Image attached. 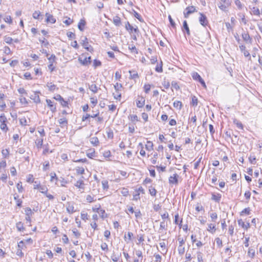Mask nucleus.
Listing matches in <instances>:
<instances>
[{
  "label": "nucleus",
  "instance_id": "f257e3e1",
  "mask_svg": "<svg viewBox=\"0 0 262 262\" xmlns=\"http://www.w3.org/2000/svg\"><path fill=\"white\" fill-rule=\"evenodd\" d=\"M7 122V119L4 114L0 115V122L1 124L0 125L1 129L5 132H7L8 130L6 122Z\"/></svg>",
  "mask_w": 262,
  "mask_h": 262
},
{
  "label": "nucleus",
  "instance_id": "f03ea898",
  "mask_svg": "<svg viewBox=\"0 0 262 262\" xmlns=\"http://www.w3.org/2000/svg\"><path fill=\"white\" fill-rule=\"evenodd\" d=\"M84 55H81V56L78 57L79 62L83 66H88L91 62V56L86 57L84 56L83 58Z\"/></svg>",
  "mask_w": 262,
  "mask_h": 262
},
{
  "label": "nucleus",
  "instance_id": "7ed1b4c3",
  "mask_svg": "<svg viewBox=\"0 0 262 262\" xmlns=\"http://www.w3.org/2000/svg\"><path fill=\"white\" fill-rule=\"evenodd\" d=\"M179 176L177 173H174L169 177L168 181L170 185H177L179 183Z\"/></svg>",
  "mask_w": 262,
  "mask_h": 262
},
{
  "label": "nucleus",
  "instance_id": "20e7f679",
  "mask_svg": "<svg viewBox=\"0 0 262 262\" xmlns=\"http://www.w3.org/2000/svg\"><path fill=\"white\" fill-rule=\"evenodd\" d=\"M83 38L81 40V45L87 51L92 52L93 48L91 46L89 45L88 38L86 37H83Z\"/></svg>",
  "mask_w": 262,
  "mask_h": 262
},
{
  "label": "nucleus",
  "instance_id": "39448f33",
  "mask_svg": "<svg viewBox=\"0 0 262 262\" xmlns=\"http://www.w3.org/2000/svg\"><path fill=\"white\" fill-rule=\"evenodd\" d=\"M191 75H192V77L193 78V79L194 80L199 81L204 88H206V85L205 81H204V80L202 78L201 76L198 73L193 72V73H192Z\"/></svg>",
  "mask_w": 262,
  "mask_h": 262
},
{
  "label": "nucleus",
  "instance_id": "423d86ee",
  "mask_svg": "<svg viewBox=\"0 0 262 262\" xmlns=\"http://www.w3.org/2000/svg\"><path fill=\"white\" fill-rule=\"evenodd\" d=\"M203 254L200 251H196L195 254L193 255V260L192 262H203Z\"/></svg>",
  "mask_w": 262,
  "mask_h": 262
},
{
  "label": "nucleus",
  "instance_id": "0eeeda50",
  "mask_svg": "<svg viewBox=\"0 0 262 262\" xmlns=\"http://www.w3.org/2000/svg\"><path fill=\"white\" fill-rule=\"evenodd\" d=\"M196 11V9L194 6H188L185 9V11H184V17L185 18H187L190 14Z\"/></svg>",
  "mask_w": 262,
  "mask_h": 262
},
{
  "label": "nucleus",
  "instance_id": "6e6552de",
  "mask_svg": "<svg viewBox=\"0 0 262 262\" xmlns=\"http://www.w3.org/2000/svg\"><path fill=\"white\" fill-rule=\"evenodd\" d=\"M46 101L50 111L53 113H55L56 112V106L54 102L52 101L51 100L48 99H47Z\"/></svg>",
  "mask_w": 262,
  "mask_h": 262
},
{
  "label": "nucleus",
  "instance_id": "1a4fd4ad",
  "mask_svg": "<svg viewBox=\"0 0 262 262\" xmlns=\"http://www.w3.org/2000/svg\"><path fill=\"white\" fill-rule=\"evenodd\" d=\"M39 92H35L34 94L31 95L30 96V98L33 100V101L36 103H38L40 102V99L39 96Z\"/></svg>",
  "mask_w": 262,
  "mask_h": 262
},
{
  "label": "nucleus",
  "instance_id": "9d476101",
  "mask_svg": "<svg viewBox=\"0 0 262 262\" xmlns=\"http://www.w3.org/2000/svg\"><path fill=\"white\" fill-rule=\"evenodd\" d=\"M199 21L200 24L203 26H206L208 24V20L206 16L203 13H200V17L199 18Z\"/></svg>",
  "mask_w": 262,
  "mask_h": 262
},
{
  "label": "nucleus",
  "instance_id": "9b49d317",
  "mask_svg": "<svg viewBox=\"0 0 262 262\" xmlns=\"http://www.w3.org/2000/svg\"><path fill=\"white\" fill-rule=\"evenodd\" d=\"M125 29L128 31L130 33H131L132 32H133V31L135 32V33H138L139 32V30L138 29V28H134L130 24L128 21H127L126 24H125Z\"/></svg>",
  "mask_w": 262,
  "mask_h": 262
},
{
  "label": "nucleus",
  "instance_id": "f8f14e48",
  "mask_svg": "<svg viewBox=\"0 0 262 262\" xmlns=\"http://www.w3.org/2000/svg\"><path fill=\"white\" fill-rule=\"evenodd\" d=\"M239 49L243 53L244 56L249 57V60H251V56L249 52L246 50V47L244 45H241L239 46Z\"/></svg>",
  "mask_w": 262,
  "mask_h": 262
},
{
  "label": "nucleus",
  "instance_id": "ddd939ff",
  "mask_svg": "<svg viewBox=\"0 0 262 262\" xmlns=\"http://www.w3.org/2000/svg\"><path fill=\"white\" fill-rule=\"evenodd\" d=\"M46 16L47 17V18L46 20L47 23L54 24L56 22V19L54 17V16L52 15H51L48 13H47L46 14Z\"/></svg>",
  "mask_w": 262,
  "mask_h": 262
},
{
  "label": "nucleus",
  "instance_id": "4468645a",
  "mask_svg": "<svg viewBox=\"0 0 262 262\" xmlns=\"http://www.w3.org/2000/svg\"><path fill=\"white\" fill-rule=\"evenodd\" d=\"M242 38L243 40L247 42H249L250 43H252V39L250 37V35L248 33L244 32L242 33Z\"/></svg>",
  "mask_w": 262,
  "mask_h": 262
},
{
  "label": "nucleus",
  "instance_id": "2eb2a0df",
  "mask_svg": "<svg viewBox=\"0 0 262 262\" xmlns=\"http://www.w3.org/2000/svg\"><path fill=\"white\" fill-rule=\"evenodd\" d=\"M32 16L34 19L41 20L43 19V16L41 14L40 11H35L33 13Z\"/></svg>",
  "mask_w": 262,
  "mask_h": 262
},
{
  "label": "nucleus",
  "instance_id": "dca6fc26",
  "mask_svg": "<svg viewBox=\"0 0 262 262\" xmlns=\"http://www.w3.org/2000/svg\"><path fill=\"white\" fill-rule=\"evenodd\" d=\"M128 118L134 124H136V122L139 121V119L136 115H129L128 116Z\"/></svg>",
  "mask_w": 262,
  "mask_h": 262
},
{
  "label": "nucleus",
  "instance_id": "f3484780",
  "mask_svg": "<svg viewBox=\"0 0 262 262\" xmlns=\"http://www.w3.org/2000/svg\"><path fill=\"white\" fill-rule=\"evenodd\" d=\"M182 31L183 32H185V31H186L188 35H190V30L186 20H184L183 21Z\"/></svg>",
  "mask_w": 262,
  "mask_h": 262
},
{
  "label": "nucleus",
  "instance_id": "a211bd4d",
  "mask_svg": "<svg viewBox=\"0 0 262 262\" xmlns=\"http://www.w3.org/2000/svg\"><path fill=\"white\" fill-rule=\"evenodd\" d=\"M144 103L145 99L143 97L140 98L136 100L137 106L139 108L143 107L144 105Z\"/></svg>",
  "mask_w": 262,
  "mask_h": 262
},
{
  "label": "nucleus",
  "instance_id": "6ab92c4d",
  "mask_svg": "<svg viewBox=\"0 0 262 262\" xmlns=\"http://www.w3.org/2000/svg\"><path fill=\"white\" fill-rule=\"evenodd\" d=\"M129 78L135 80L139 78V75L137 72L135 71H129Z\"/></svg>",
  "mask_w": 262,
  "mask_h": 262
},
{
  "label": "nucleus",
  "instance_id": "aec40b11",
  "mask_svg": "<svg viewBox=\"0 0 262 262\" xmlns=\"http://www.w3.org/2000/svg\"><path fill=\"white\" fill-rule=\"evenodd\" d=\"M221 194L220 193L215 194L213 193L211 194V200L219 203L221 200Z\"/></svg>",
  "mask_w": 262,
  "mask_h": 262
},
{
  "label": "nucleus",
  "instance_id": "412c9836",
  "mask_svg": "<svg viewBox=\"0 0 262 262\" xmlns=\"http://www.w3.org/2000/svg\"><path fill=\"white\" fill-rule=\"evenodd\" d=\"M238 224L239 226H242L243 228L247 230L250 227L249 223H244L242 220L238 221Z\"/></svg>",
  "mask_w": 262,
  "mask_h": 262
},
{
  "label": "nucleus",
  "instance_id": "4be33fe9",
  "mask_svg": "<svg viewBox=\"0 0 262 262\" xmlns=\"http://www.w3.org/2000/svg\"><path fill=\"white\" fill-rule=\"evenodd\" d=\"M207 231L211 233L212 234H213L216 231V228L215 226L213 224H209L208 225V228Z\"/></svg>",
  "mask_w": 262,
  "mask_h": 262
},
{
  "label": "nucleus",
  "instance_id": "5701e85b",
  "mask_svg": "<svg viewBox=\"0 0 262 262\" xmlns=\"http://www.w3.org/2000/svg\"><path fill=\"white\" fill-rule=\"evenodd\" d=\"M90 142L95 146H97L99 145V141L97 137H93L91 138Z\"/></svg>",
  "mask_w": 262,
  "mask_h": 262
},
{
  "label": "nucleus",
  "instance_id": "b1692460",
  "mask_svg": "<svg viewBox=\"0 0 262 262\" xmlns=\"http://www.w3.org/2000/svg\"><path fill=\"white\" fill-rule=\"evenodd\" d=\"M67 211L70 214H72L75 211L73 205L70 203H68L67 206Z\"/></svg>",
  "mask_w": 262,
  "mask_h": 262
},
{
  "label": "nucleus",
  "instance_id": "393cba45",
  "mask_svg": "<svg viewBox=\"0 0 262 262\" xmlns=\"http://www.w3.org/2000/svg\"><path fill=\"white\" fill-rule=\"evenodd\" d=\"M50 176H51L50 181L51 182H55V184L56 185H58V178L57 177L56 173L54 172H53V173L52 172V173H51Z\"/></svg>",
  "mask_w": 262,
  "mask_h": 262
},
{
  "label": "nucleus",
  "instance_id": "a878e982",
  "mask_svg": "<svg viewBox=\"0 0 262 262\" xmlns=\"http://www.w3.org/2000/svg\"><path fill=\"white\" fill-rule=\"evenodd\" d=\"M49 90L51 92H54L56 89H57L56 85L52 84L51 82H48L47 84Z\"/></svg>",
  "mask_w": 262,
  "mask_h": 262
},
{
  "label": "nucleus",
  "instance_id": "bb28decb",
  "mask_svg": "<svg viewBox=\"0 0 262 262\" xmlns=\"http://www.w3.org/2000/svg\"><path fill=\"white\" fill-rule=\"evenodd\" d=\"M113 23L116 26H120L121 24L120 18L118 16H115L113 18Z\"/></svg>",
  "mask_w": 262,
  "mask_h": 262
},
{
  "label": "nucleus",
  "instance_id": "cd10ccee",
  "mask_svg": "<svg viewBox=\"0 0 262 262\" xmlns=\"http://www.w3.org/2000/svg\"><path fill=\"white\" fill-rule=\"evenodd\" d=\"M75 186L78 188L84 189V182L82 180H79L76 182V183L74 184Z\"/></svg>",
  "mask_w": 262,
  "mask_h": 262
},
{
  "label": "nucleus",
  "instance_id": "c85d7f7f",
  "mask_svg": "<svg viewBox=\"0 0 262 262\" xmlns=\"http://www.w3.org/2000/svg\"><path fill=\"white\" fill-rule=\"evenodd\" d=\"M86 24V22L84 20V19H81L79 21V23H78V29L82 31L84 29V27L85 26Z\"/></svg>",
  "mask_w": 262,
  "mask_h": 262
},
{
  "label": "nucleus",
  "instance_id": "c756f323",
  "mask_svg": "<svg viewBox=\"0 0 262 262\" xmlns=\"http://www.w3.org/2000/svg\"><path fill=\"white\" fill-rule=\"evenodd\" d=\"M86 156L90 158H93L95 156V151L94 149H90L86 152Z\"/></svg>",
  "mask_w": 262,
  "mask_h": 262
},
{
  "label": "nucleus",
  "instance_id": "7c9ffc66",
  "mask_svg": "<svg viewBox=\"0 0 262 262\" xmlns=\"http://www.w3.org/2000/svg\"><path fill=\"white\" fill-rule=\"evenodd\" d=\"M35 144L38 148H40L43 144V138L37 139L35 141Z\"/></svg>",
  "mask_w": 262,
  "mask_h": 262
},
{
  "label": "nucleus",
  "instance_id": "2f4dec72",
  "mask_svg": "<svg viewBox=\"0 0 262 262\" xmlns=\"http://www.w3.org/2000/svg\"><path fill=\"white\" fill-rule=\"evenodd\" d=\"M162 61H161L160 63H158L155 69V70L156 72L159 73H161L163 72V69H162Z\"/></svg>",
  "mask_w": 262,
  "mask_h": 262
},
{
  "label": "nucleus",
  "instance_id": "473e14b6",
  "mask_svg": "<svg viewBox=\"0 0 262 262\" xmlns=\"http://www.w3.org/2000/svg\"><path fill=\"white\" fill-rule=\"evenodd\" d=\"M173 106L179 110H181L182 107V102L180 101H176L173 102Z\"/></svg>",
  "mask_w": 262,
  "mask_h": 262
},
{
  "label": "nucleus",
  "instance_id": "72a5a7b5",
  "mask_svg": "<svg viewBox=\"0 0 262 262\" xmlns=\"http://www.w3.org/2000/svg\"><path fill=\"white\" fill-rule=\"evenodd\" d=\"M90 90L94 93H96L98 91V88L95 84H92L89 86Z\"/></svg>",
  "mask_w": 262,
  "mask_h": 262
},
{
  "label": "nucleus",
  "instance_id": "f704fd0d",
  "mask_svg": "<svg viewBox=\"0 0 262 262\" xmlns=\"http://www.w3.org/2000/svg\"><path fill=\"white\" fill-rule=\"evenodd\" d=\"M149 193L151 195V196H155L157 194V190L156 189L153 187H150L149 188Z\"/></svg>",
  "mask_w": 262,
  "mask_h": 262
},
{
  "label": "nucleus",
  "instance_id": "c9c22d12",
  "mask_svg": "<svg viewBox=\"0 0 262 262\" xmlns=\"http://www.w3.org/2000/svg\"><path fill=\"white\" fill-rule=\"evenodd\" d=\"M16 227L17 230L19 231H23L25 229L23 226V224L21 222L17 223L16 225Z\"/></svg>",
  "mask_w": 262,
  "mask_h": 262
},
{
  "label": "nucleus",
  "instance_id": "e433bc0d",
  "mask_svg": "<svg viewBox=\"0 0 262 262\" xmlns=\"http://www.w3.org/2000/svg\"><path fill=\"white\" fill-rule=\"evenodd\" d=\"M133 12L134 16L137 18L140 22H143L144 21L141 16L138 12H137L135 10H133Z\"/></svg>",
  "mask_w": 262,
  "mask_h": 262
},
{
  "label": "nucleus",
  "instance_id": "4c0bfd02",
  "mask_svg": "<svg viewBox=\"0 0 262 262\" xmlns=\"http://www.w3.org/2000/svg\"><path fill=\"white\" fill-rule=\"evenodd\" d=\"M114 88L115 89L116 92H119L122 88V84L121 83H116V84L114 85Z\"/></svg>",
  "mask_w": 262,
  "mask_h": 262
},
{
  "label": "nucleus",
  "instance_id": "58836bf2",
  "mask_svg": "<svg viewBox=\"0 0 262 262\" xmlns=\"http://www.w3.org/2000/svg\"><path fill=\"white\" fill-rule=\"evenodd\" d=\"M178 252L180 255H182L185 252V247L181 245H179L178 247Z\"/></svg>",
  "mask_w": 262,
  "mask_h": 262
},
{
  "label": "nucleus",
  "instance_id": "ea45409f",
  "mask_svg": "<svg viewBox=\"0 0 262 262\" xmlns=\"http://www.w3.org/2000/svg\"><path fill=\"white\" fill-rule=\"evenodd\" d=\"M26 216H31L33 214V212L31 209L29 207H27L25 210Z\"/></svg>",
  "mask_w": 262,
  "mask_h": 262
},
{
  "label": "nucleus",
  "instance_id": "a19ab883",
  "mask_svg": "<svg viewBox=\"0 0 262 262\" xmlns=\"http://www.w3.org/2000/svg\"><path fill=\"white\" fill-rule=\"evenodd\" d=\"M56 59V57L55 55H54V54H52L51 56L50 57L48 58L49 63L50 64H51V63L53 64V63L54 62H55Z\"/></svg>",
  "mask_w": 262,
  "mask_h": 262
},
{
  "label": "nucleus",
  "instance_id": "79ce46f5",
  "mask_svg": "<svg viewBox=\"0 0 262 262\" xmlns=\"http://www.w3.org/2000/svg\"><path fill=\"white\" fill-rule=\"evenodd\" d=\"M39 189L40 190V191L42 193L46 194L47 193L48 188H47V187L46 186H41L40 185V186H39Z\"/></svg>",
  "mask_w": 262,
  "mask_h": 262
},
{
  "label": "nucleus",
  "instance_id": "37998d69",
  "mask_svg": "<svg viewBox=\"0 0 262 262\" xmlns=\"http://www.w3.org/2000/svg\"><path fill=\"white\" fill-rule=\"evenodd\" d=\"M58 182L60 183L61 186H66V185L67 184V181L62 178H61L60 179H58Z\"/></svg>",
  "mask_w": 262,
  "mask_h": 262
},
{
  "label": "nucleus",
  "instance_id": "c03bdc74",
  "mask_svg": "<svg viewBox=\"0 0 262 262\" xmlns=\"http://www.w3.org/2000/svg\"><path fill=\"white\" fill-rule=\"evenodd\" d=\"M58 122L60 125H67L68 124L67 120L64 117L59 119Z\"/></svg>",
  "mask_w": 262,
  "mask_h": 262
},
{
  "label": "nucleus",
  "instance_id": "a18cd8bd",
  "mask_svg": "<svg viewBox=\"0 0 262 262\" xmlns=\"http://www.w3.org/2000/svg\"><path fill=\"white\" fill-rule=\"evenodd\" d=\"M128 48L132 53L138 54V52L137 49L134 45H132V46H129Z\"/></svg>",
  "mask_w": 262,
  "mask_h": 262
},
{
  "label": "nucleus",
  "instance_id": "49530a36",
  "mask_svg": "<svg viewBox=\"0 0 262 262\" xmlns=\"http://www.w3.org/2000/svg\"><path fill=\"white\" fill-rule=\"evenodd\" d=\"M4 21L7 23H8L9 24H11L12 23V18L10 16L8 15V16H6L4 18Z\"/></svg>",
  "mask_w": 262,
  "mask_h": 262
},
{
  "label": "nucleus",
  "instance_id": "de8ad7c7",
  "mask_svg": "<svg viewBox=\"0 0 262 262\" xmlns=\"http://www.w3.org/2000/svg\"><path fill=\"white\" fill-rule=\"evenodd\" d=\"M4 41L8 44H11L13 39L10 37L5 36Z\"/></svg>",
  "mask_w": 262,
  "mask_h": 262
},
{
  "label": "nucleus",
  "instance_id": "09e8293b",
  "mask_svg": "<svg viewBox=\"0 0 262 262\" xmlns=\"http://www.w3.org/2000/svg\"><path fill=\"white\" fill-rule=\"evenodd\" d=\"M76 170V172L79 174H82L84 172V168L82 167H77Z\"/></svg>",
  "mask_w": 262,
  "mask_h": 262
},
{
  "label": "nucleus",
  "instance_id": "8fccbe9b",
  "mask_svg": "<svg viewBox=\"0 0 262 262\" xmlns=\"http://www.w3.org/2000/svg\"><path fill=\"white\" fill-rule=\"evenodd\" d=\"M2 154L5 158H7L9 155V151L8 149H3L2 151Z\"/></svg>",
  "mask_w": 262,
  "mask_h": 262
},
{
  "label": "nucleus",
  "instance_id": "3c124183",
  "mask_svg": "<svg viewBox=\"0 0 262 262\" xmlns=\"http://www.w3.org/2000/svg\"><path fill=\"white\" fill-rule=\"evenodd\" d=\"M252 12L254 15H260V11L258 8L256 7H253L252 8Z\"/></svg>",
  "mask_w": 262,
  "mask_h": 262
},
{
  "label": "nucleus",
  "instance_id": "603ef678",
  "mask_svg": "<svg viewBox=\"0 0 262 262\" xmlns=\"http://www.w3.org/2000/svg\"><path fill=\"white\" fill-rule=\"evenodd\" d=\"M215 241L218 247L221 248L223 246L222 241L219 237H216Z\"/></svg>",
  "mask_w": 262,
  "mask_h": 262
},
{
  "label": "nucleus",
  "instance_id": "864d4df0",
  "mask_svg": "<svg viewBox=\"0 0 262 262\" xmlns=\"http://www.w3.org/2000/svg\"><path fill=\"white\" fill-rule=\"evenodd\" d=\"M191 104L193 106H196L198 105V99L195 96L192 97V101Z\"/></svg>",
  "mask_w": 262,
  "mask_h": 262
},
{
  "label": "nucleus",
  "instance_id": "5fc2aeb1",
  "mask_svg": "<svg viewBox=\"0 0 262 262\" xmlns=\"http://www.w3.org/2000/svg\"><path fill=\"white\" fill-rule=\"evenodd\" d=\"M151 86L149 84H145L144 86V92L147 94L150 90Z\"/></svg>",
  "mask_w": 262,
  "mask_h": 262
},
{
  "label": "nucleus",
  "instance_id": "6e6d98bb",
  "mask_svg": "<svg viewBox=\"0 0 262 262\" xmlns=\"http://www.w3.org/2000/svg\"><path fill=\"white\" fill-rule=\"evenodd\" d=\"M249 160L252 164H255L256 163V158L254 156H250L249 157Z\"/></svg>",
  "mask_w": 262,
  "mask_h": 262
},
{
  "label": "nucleus",
  "instance_id": "4d7b16f0",
  "mask_svg": "<svg viewBox=\"0 0 262 262\" xmlns=\"http://www.w3.org/2000/svg\"><path fill=\"white\" fill-rule=\"evenodd\" d=\"M250 208L248 207L245 209H244L242 212H241V215H243V214H245L247 215H249L250 213Z\"/></svg>",
  "mask_w": 262,
  "mask_h": 262
},
{
  "label": "nucleus",
  "instance_id": "13d9d810",
  "mask_svg": "<svg viewBox=\"0 0 262 262\" xmlns=\"http://www.w3.org/2000/svg\"><path fill=\"white\" fill-rule=\"evenodd\" d=\"M185 258L186 261H190L193 258V256H191L190 253L187 252L185 254Z\"/></svg>",
  "mask_w": 262,
  "mask_h": 262
},
{
  "label": "nucleus",
  "instance_id": "bf43d9fd",
  "mask_svg": "<svg viewBox=\"0 0 262 262\" xmlns=\"http://www.w3.org/2000/svg\"><path fill=\"white\" fill-rule=\"evenodd\" d=\"M235 4L239 9H243V5L239 0H236L235 1Z\"/></svg>",
  "mask_w": 262,
  "mask_h": 262
},
{
  "label": "nucleus",
  "instance_id": "052dcab7",
  "mask_svg": "<svg viewBox=\"0 0 262 262\" xmlns=\"http://www.w3.org/2000/svg\"><path fill=\"white\" fill-rule=\"evenodd\" d=\"M114 97L116 100H120L121 97V94L120 92H116V93H113Z\"/></svg>",
  "mask_w": 262,
  "mask_h": 262
},
{
  "label": "nucleus",
  "instance_id": "680f3d73",
  "mask_svg": "<svg viewBox=\"0 0 262 262\" xmlns=\"http://www.w3.org/2000/svg\"><path fill=\"white\" fill-rule=\"evenodd\" d=\"M107 137L110 139L113 138L114 134H113V130L112 129H108V130L107 132Z\"/></svg>",
  "mask_w": 262,
  "mask_h": 262
},
{
  "label": "nucleus",
  "instance_id": "e2e57ef3",
  "mask_svg": "<svg viewBox=\"0 0 262 262\" xmlns=\"http://www.w3.org/2000/svg\"><path fill=\"white\" fill-rule=\"evenodd\" d=\"M81 218L82 220L84 221H86L88 219V214L86 212H84V211L81 212Z\"/></svg>",
  "mask_w": 262,
  "mask_h": 262
},
{
  "label": "nucleus",
  "instance_id": "0e129e2a",
  "mask_svg": "<svg viewBox=\"0 0 262 262\" xmlns=\"http://www.w3.org/2000/svg\"><path fill=\"white\" fill-rule=\"evenodd\" d=\"M154 257L155 258V262H161L162 257L159 254H155Z\"/></svg>",
  "mask_w": 262,
  "mask_h": 262
},
{
  "label": "nucleus",
  "instance_id": "69168bd1",
  "mask_svg": "<svg viewBox=\"0 0 262 262\" xmlns=\"http://www.w3.org/2000/svg\"><path fill=\"white\" fill-rule=\"evenodd\" d=\"M101 64V62L99 60L97 59H95L93 62V66L95 68H96L97 67L100 66Z\"/></svg>",
  "mask_w": 262,
  "mask_h": 262
},
{
  "label": "nucleus",
  "instance_id": "338daca9",
  "mask_svg": "<svg viewBox=\"0 0 262 262\" xmlns=\"http://www.w3.org/2000/svg\"><path fill=\"white\" fill-rule=\"evenodd\" d=\"M20 124L22 125H26L27 124V121L25 117H23L19 119Z\"/></svg>",
  "mask_w": 262,
  "mask_h": 262
},
{
  "label": "nucleus",
  "instance_id": "774afa93",
  "mask_svg": "<svg viewBox=\"0 0 262 262\" xmlns=\"http://www.w3.org/2000/svg\"><path fill=\"white\" fill-rule=\"evenodd\" d=\"M248 255L251 256L252 258L254 257L255 256V251L252 249H249L248 252Z\"/></svg>",
  "mask_w": 262,
  "mask_h": 262
}]
</instances>
